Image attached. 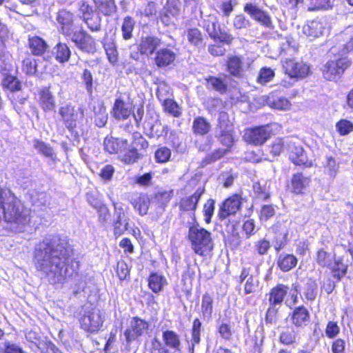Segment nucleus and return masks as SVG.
<instances>
[{"label": "nucleus", "instance_id": "nucleus-1", "mask_svg": "<svg viewBox=\"0 0 353 353\" xmlns=\"http://www.w3.org/2000/svg\"><path fill=\"white\" fill-rule=\"evenodd\" d=\"M72 254L68 242L59 235H54L39 243L33 261L38 271L51 276L54 284H62L78 276L80 264Z\"/></svg>", "mask_w": 353, "mask_h": 353}, {"label": "nucleus", "instance_id": "nucleus-16", "mask_svg": "<svg viewBox=\"0 0 353 353\" xmlns=\"http://www.w3.org/2000/svg\"><path fill=\"white\" fill-rule=\"evenodd\" d=\"M311 182L310 176H305L302 172H296L292 174L286 188L292 194L302 196L305 194Z\"/></svg>", "mask_w": 353, "mask_h": 353}, {"label": "nucleus", "instance_id": "nucleus-61", "mask_svg": "<svg viewBox=\"0 0 353 353\" xmlns=\"http://www.w3.org/2000/svg\"><path fill=\"white\" fill-rule=\"evenodd\" d=\"M336 128L341 136H345L353 131V123L347 119H341L336 123Z\"/></svg>", "mask_w": 353, "mask_h": 353}, {"label": "nucleus", "instance_id": "nucleus-44", "mask_svg": "<svg viewBox=\"0 0 353 353\" xmlns=\"http://www.w3.org/2000/svg\"><path fill=\"white\" fill-rule=\"evenodd\" d=\"M171 157L172 150L165 145H159L154 153V161L159 164H164L169 162Z\"/></svg>", "mask_w": 353, "mask_h": 353}, {"label": "nucleus", "instance_id": "nucleus-32", "mask_svg": "<svg viewBox=\"0 0 353 353\" xmlns=\"http://www.w3.org/2000/svg\"><path fill=\"white\" fill-rule=\"evenodd\" d=\"M168 282L165 277L156 272H152L148 278V286L152 292L159 294L163 291Z\"/></svg>", "mask_w": 353, "mask_h": 353}, {"label": "nucleus", "instance_id": "nucleus-23", "mask_svg": "<svg viewBox=\"0 0 353 353\" xmlns=\"http://www.w3.org/2000/svg\"><path fill=\"white\" fill-rule=\"evenodd\" d=\"M176 58V53L169 48H163L156 51L154 63L159 68H165L174 64Z\"/></svg>", "mask_w": 353, "mask_h": 353}, {"label": "nucleus", "instance_id": "nucleus-31", "mask_svg": "<svg viewBox=\"0 0 353 353\" xmlns=\"http://www.w3.org/2000/svg\"><path fill=\"white\" fill-rule=\"evenodd\" d=\"M92 111V119H94L95 125L99 128L104 127L108 119V114L104 102L102 101L95 102L93 105Z\"/></svg>", "mask_w": 353, "mask_h": 353}, {"label": "nucleus", "instance_id": "nucleus-49", "mask_svg": "<svg viewBox=\"0 0 353 353\" xmlns=\"http://www.w3.org/2000/svg\"><path fill=\"white\" fill-rule=\"evenodd\" d=\"M216 127L219 130L234 129V119L225 111H220L218 114Z\"/></svg>", "mask_w": 353, "mask_h": 353}, {"label": "nucleus", "instance_id": "nucleus-50", "mask_svg": "<svg viewBox=\"0 0 353 353\" xmlns=\"http://www.w3.org/2000/svg\"><path fill=\"white\" fill-rule=\"evenodd\" d=\"M103 48L109 62L115 65L119 61V53L115 43L113 41L103 43Z\"/></svg>", "mask_w": 353, "mask_h": 353}, {"label": "nucleus", "instance_id": "nucleus-13", "mask_svg": "<svg viewBox=\"0 0 353 353\" xmlns=\"http://www.w3.org/2000/svg\"><path fill=\"white\" fill-rule=\"evenodd\" d=\"M75 17L74 14L65 8L58 10L56 14L57 28L60 34L65 38L74 34Z\"/></svg>", "mask_w": 353, "mask_h": 353}, {"label": "nucleus", "instance_id": "nucleus-19", "mask_svg": "<svg viewBox=\"0 0 353 353\" xmlns=\"http://www.w3.org/2000/svg\"><path fill=\"white\" fill-rule=\"evenodd\" d=\"M288 317L291 324L297 329L305 327L311 321L310 311L303 305L294 307Z\"/></svg>", "mask_w": 353, "mask_h": 353}, {"label": "nucleus", "instance_id": "nucleus-51", "mask_svg": "<svg viewBox=\"0 0 353 353\" xmlns=\"http://www.w3.org/2000/svg\"><path fill=\"white\" fill-rule=\"evenodd\" d=\"M135 22L132 17L126 16L123 19L121 26L122 37L124 40H129L132 37V32L134 30Z\"/></svg>", "mask_w": 353, "mask_h": 353}, {"label": "nucleus", "instance_id": "nucleus-30", "mask_svg": "<svg viewBox=\"0 0 353 353\" xmlns=\"http://www.w3.org/2000/svg\"><path fill=\"white\" fill-rule=\"evenodd\" d=\"M192 130L195 136L205 137L211 132L212 124L205 117L197 116L193 119Z\"/></svg>", "mask_w": 353, "mask_h": 353}, {"label": "nucleus", "instance_id": "nucleus-3", "mask_svg": "<svg viewBox=\"0 0 353 353\" xmlns=\"http://www.w3.org/2000/svg\"><path fill=\"white\" fill-rule=\"evenodd\" d=\"M187 239L196 255L203 258L212 255L214 248L212 234L198 223L188 227Z\"/></svg>", "mask_w": 353, "mask_h": 353}, {"label": "nucleus", "instance_id": "nucleus-36", "mask_svg": "<svg viewBox=\"0 0 353 353\" xmlns=\"http://www.w3.org/2000/svg\"><path fill=\"white\" fill-rule=\"evenodd\" d=\"M332 277L339 282L346 275L348 271V264L344 261L343 256L334 259V265L330 268Z\"/></svg>", "mask_w": 353, "mask_h": 353}, {"label": "nucleus", "instance_id": "nucleus-7", "mask_svg": "<svg viewBox=\"0 0 353 353\" xmlns=\"http://www.w3.org/2000/svg\"><path fill=\"white\" fill-rule=\"evenodd\" d=\"M351 64V61L347 57L328 60L321 68L323 77L329 81H336Z\"/></svg>", "mask_w": 353, "mask_h": 353}, {"label": "nucleus", "instance_id": "nucleus-28", "mask_svg": "<svg viewBox=\"0 0 353 353\" xmlns=\"http://www.w3.org/2000/svg\"><path fill=\"white\" fill-rule=\"evenodd\" d=\"M289 287L278 283L272 288L268 292V303L281 306L288 294Z\"/></svg>", "mask_w": 353, "mask_h": 353}, {"label": "nucleus", "instance_id": "nucleus-48", "mask_svg": "<svg viewBox=\"0 0 353 353\" xmlns=\"http://www.w3.org/2000/svg\"><path fill=\"white\" fill-rule=\"evenodd\" d=\"M169 128L167 125H162L159 119L154 121L150 127V136L151 137L159 138L161 137H167L168 134Z\"/></svg>", "mask_w": 353, "mask_h": 353}, {"label": "nucleus", "instance_id": "nucleus-39", "mask_svg": "<svg viewBox=\"0 0 353 353\" xmlns=\"http://www.w3.org/2000/svg\"><path fill=\"white\" fill-rule=\"evenodd\" d=\"M29 48L33 55L41 56L47 50V43L39 36L30 37L28 38Z\"/></svg>", "mask_w": 353, "mask_h": 353}, {"label": "nucleus", "instance_id": "nucleus-63", "mask_svg": "<svg viewBox=\"0 0 353 353\" xmlns=\"http://www.w3.org/2000/svg\"><path fill=\"white\" fill-rule=\"evenodd\" d=\"M274 72L270 68L263 67L261 68L256 81L260 84H265L272 81L274 77Z\"/></svg>", "mask_w": 353, "mask_h": 353}, {"label": "nucleus", "instance_id": "nucleus-54", "mask_svg": "<svg viewBox=\"0 0 353 353\" xmlns=\"http://www.w3.org/2000/svg\"><path fill=\"white\" fill-rule=\"evenodd\" d=\"M228 152H229L228 149L216 148L203 159L202 163L203 165H208L216 162L223 158Z\"/></svg>", "mask_w": 353, "mask_h": 353}, {"label": "nucleus", "instance_id": "nucleus-58", "mask_svg": "<svg viewBox=\"0 0 353 353\" xmlns=\"http://www.w3.org/2000/svg\"><path fill=\"white\" fill-rule=\"evenodd\" d=\"M274 205L272 204H265L261 207L259 212V219L261 222H265L272 219L275 214Z\"/></svg>", "mask_w": 353, "mask_h": 353}, {"label": "nucleus", "instance_id": "nucleus-38", "mask_svg": "<svg viewBox=\"0 0 353 353\" xmlns=\"http://www.w3.org/2000/svg\"><path fill=\"white\" fill-rule=\"evenodd\" d=\"M298 263V259L292 254H281L278 256V268L284 272L294 269Z\"/></svg>", "mask_w": 353, "mask_h": 353}, {"label": "nucleus", "instance_id": "nucleus-17", "mask_svg": "<svg viewBox=\"0 0 353 353\" xmlns=\"http://www.w3.org/2000/svg\"><path fill=\"white\" fill-rule=\"evenodd\" d=\"M243 11L254 21L268 29H272L274 25L269 14L252 3H246L243 6Z\"/></svg>", "mask_w": 353, "mask_h": 353}, {"label": "nucleus", "instance_id": "nucleus-11", "mask_svg": "<svg viewBox=\"0 0 353 353\" xmlns=\"http://www.w3.org/2000/svg\"><path fill=\"white\" fill-rule=\"evenodd\" d=\"M103 323L104 318L101 311L94 308L86 312L79 319L81 328L91 334L98 332Z\"/></svg>", "mask_w": 353, "mask_h": 353}, {"label": "nucleus", "instance_id": "nucleus-12", "mask_svg": "<svg viewBox=\"0 0 353 353\" xmlns=\"http://www.w3.org/2000/svg\"><path fill=\"white\" fill-rule=\"evenodd\" d=\"M71 40L75 46L81 52L94 54L97 50V43L95 39L85 30L81 29L74 32Z\"/></svg>", "mask_w": 353, "mask_h": 353}, {"label": "nucleus", "instance_id": "nucleus-6", "mask_svg": "<svg viewBox=\"0 0 353 353\" xmlns=\"http://www.w3.org/2000/svg\"><path fill=\"white\" fill-rule=\"evenodd\" d=\"M244 198L241 193H233L226 197L219 205L217 216L219 221H223L234 216L241 209Z\"/></svg>", "mask_w": 353, "mask_h": 353}, {"label": "nucleus", "instance_id": "nucleus-35", "mask_svg": "<svg viewBox=\"0 0 353 353\" xmlns=\"http://www.w3.org/2000/svg\"><path fill=\"white\" fill-rule=\"evenodd\" d=\"M162 339L166 348L180 351L181 343L179 336L173 330H165L162 332Z\"/></svg>", "mask_w": 353, "mask_h": 353}, {"label": "nucleus", "instance_id": "nucleus-40", "mask_svg": "<svg viewBox=\"0 0 353 353\" xmlns=\"http://www.w3.org/2000/svg\"><path fill=\"white\" fill-rule=\"evenodd\" d=\"M131 203L140 216H144L148 214L150 207V199L147 194L139 193Z\"/></svg>", "mask_w": 353, "mask_h": 353}, {"label": "nucleus", "instance_id": "nucleus-59", "mask_svg": "<svg viewBox=\"0 0 353 353\" xmlns=\"http://www.w3.org/2000/svg\"><path fill=\"white\" fill-rule=\"evenodd\" d=\"M82 21L92 32H97L101 28V19L99 16L96 14L94 12H93L92 15L84 17Z\"/></svg>", "mask_w": 353, "mask_h": 353}, {"label": "nucleus", "instance_id": "nucleus-52", "mask_svg": "<svg viewBox=\"0 0 353 353\" xmlns=\"http://www.w3.org/2000/svg\"><path fill=\"white\" fill-rule=\"evenodd\" d=\"M34 146L43 156L51 159L55 158L56 155L54 152L53 148L42 140L35 139L34 141Z\"/></svg>", "mask_w": 353, "mask_h": 353}, {"label": "nucleus", "instance_id": "nucleus-33", "mask_svg": "<svg viewBox=\"0 0 353 353\" xmlns=\"http://www.w3.org/2000/svg\"><path fill=\"white\" fill-rule=\"evenodd\" d=\"M52 56L61 63H67L71 57V50L65 43L59 42L53 48Z\"/></svg>", "mask_w": 353, "mask_h": 353}, {"label": "nucleus", "instance_id": "nucleus-55", "mask_svg": "<svg viewBox=\"0 0 353 353\" xmlns=\"http://www.w3.org/2000/svg\"><path fill=\"white\" fill-rule=\"evenodd\" d=\"M281 306L268 303L266 310L264 320L265 324L272 325L276 323L278 320L279 311Z\"/></svg>", "mask_w": 353, "mask_h": 353}, {"label": "nucleus", "instance_id": "nucleus-29", "mask_svg": "<svg viewBox=\"0 0 353 353\" xmlns=\"http://www.w3.org/2000/svg\"><path fill=\"white\" fill-rule=\"evenodd\" d=\"M174 196V191L172 188L159 190L153 194V200L157 208L165 210Z\"/></svg>", "mask_w": 353, "mask_h": 353}, {"label": "nucleus", "instance_id": "nucleus-9", "mask_svg": "<svg viewBox=\"0 0 353 353\" xmlns=\"http://www.w3.org/2000/svg\"><path fill=\"white\" fill-rule=\"evenodd\" d=\"M203 28L210 37L215 41L230 46L234 40V37L230 32L221 30L216 17L208 15L204 21Z\"/></svg>", "mask_w": 353, "mask_h": 353}, {"label": "nucleus", "instance_id": "nucleus-10", "mask_svg": "<svg viewBox=\"0 0 353 353\" xmlns=\"http://www.w3.org/2000/svg\"><path fill=\"white\" fill-rule=\"evenodd\" d=\"M149 327L150 324L146 320L138 316L132 317L129 325L123 332L126 343L130 344L139 339L148 332Z\"/></svg>", "mask_w": 353, "mask_h": 353}, {"label": "nucleus", "instance_id": "nucleus-24", "mask_svg": "<svg viewBox=\"0 0 353 353\" xmlns=\"http://www.w3.org/2000/svg\"><path fill=\"white\" fill-rule=\"evenodd\" d=\"M161 44V39L156 36L147 35L141 39L138 50L142 55L151 56L157 51Z\"/></svg>", "mask_w": 353, "mask_h": 353}, {"label": "nucleus", "instance_id": "nucleus-20", "mask_svg": "<svg viewBox=\"0 0 353 353\" xmlns=\"http://www.w3.org/2000/svg\"><path fill=\"white\" fill-rule=\"evenodd\" d=\"M37 101L45 113L54 112L57 107L55 97L50 88L43 87L38 90Z\"/></svg>", "mask_w": 353, "mask_h": 353}, {"label": "nucleus", "instance_id": "nucleus-60", "mask_svg": "<svg viewBox=\"0 0 353 353\" xmlns=\"http://www.w3.org/2000/svg\"><path fill=\"white\" fill-rule=\"evenodd\" d=\"M299 50V46L292 39H287L286 43H283L281 48L280 54L283 56H292Z\"/></svg>", "mask_w": 353, "mask_h": 353}, {"label": "nucleus", "instance_id": "nucleus-15", "mask_svg": "<svg viewBox=\"0 0 353 353\" xmlns=\"http://www.w3.org/2000/svg\"><path fill=\"white\" fill-rule=\"evenodd\" d=\"M283 67L285 74L296 81L307 77L310 73V65L302 61L286 59L283 62Z\"/></svg>", "mask_w": 353, "mask_h": 353}, {"label": "nucleus", "instance_id": "nucleus-21", "mask_svg": "<svg viewBox=\"0 0 353 353\" xmlns=\"http://www.w3.org/2000/svg\"><path fill=\"white\" fill-rule=\"evenodd\" d=\"M225 70L230 77L241 79L244 76L243 58L237 55H230L225 62Z\"/></svg>", "mask_w": 353, "mask_h": 353}, {"label": "nucleus", "instance_id": "nucleus-22", "mask_svg": "<svg viewBox=\"0 0 353 353\" xmlns=\"http://www.w3.org/2000/svg\"><path fill=\"white\" fill-rule=\"evenodd\" d=\"M133 112V107L121 98L114 100L111 109V114L117 120L125 121L130 118Z\"/></svg>", "mask_w": 353, "mask_h": 353}, {"label": "nucleus", "instance_id": "nucleus-18", "mask_svg": "<svg viewBox=\"0 0 353 353\" xmlns=\"http://www.w3.org/2000/svg\"><path fill=\"white\" fill-rule=\"evenodd\" d=\"M288 148L289 160L294 165L302 168L313 167L312 161L308 159L306 152L301 145L290 143Z\"/></svg>", "mask_w": 353, "mask_h": 353}, {"label": "nucleus", "instance_id": "nucleus-57", "mask_svg": "<svg viewBox=\"0 0 353 353\" xmlns=\"http://www.w3.org/2000/svg\"><path fill=\"white\" fill-rule=\"evenodd\" d=\"M253 192L256 197L261 201H266L271 197V194L265 185H262L259 182H255L252 185Z\"/></svg>", "mask_w": 353, "mask_h": 353}, {"label": "nucleus", "instance_id": "nucleus-34", "mask_svg": "<svg viewBox=\"0 0 353 353\" xmlns=\"http://www.w3.org/2000/svg\"><path fill=\"white\" fill-rule=\"evenodd\" d=\"M188 43L190 46L199 48L204 44V35L201 30L196 27H190L187 28L184 32Z\"/></svg>", "mask_w": 353, "mask_h": 353}, {"label": "nucleus", "instance_id": "nucleus-2", "mask_svg": "<svg viewBox=\"0 0 353 353\" xmlns=\"http://www.w3.org/2000/svg\"><path fill=\"white\" fill-rule=\"evenodd\" d=\"M2 221L20 228L29 223L30 216L14 194L0 185V223Z\"/></svg>", "mask_w": 353, "mask_h": 353}, {"label": "nucleus", "instance_id": "nucleus-64", "mask_svg": "<svg viewBox=\"0 0 353 353\" xmlns=\"http://www.w3.org/2000/svg\"><path fill=\"white\" fill-rule=\"evenodd\" d=\"M339 163L336 161L334 157H328L327 158L326 163L324 165L325 174L329 175L331 178H334L338 172Z\"/></svg>", "mask_w": 353, "mask_h": 353}, {"label": "nucleus", "instance_id": "nucleus-8", "mask_svg": "<svg viewBox=\"0 0 353 353\" xmlns=\"http://www.w3.org/2000/svg\"><path fill=\"white\" fill-rule=\"evenodd\" d=\"M270 124L250 127L245 129L243 139L247 143L261 146L272 136Z\"/></svg>", "mask_w": 353, "mask_h": 353}, {"label": "nucleus", "instance_id": "nucleus-4", "mask_svg": "<svg viewBox=\"0 0 353 353\" xmlns=\"http://www.w3.org/2000/svg\"><path fill=\"white\" fill-rule=\"evenodd\" d=\"M58 115L59 120L68 131L75 138L79 137V124L84 117L83 110H76L75 106L70 103L59 108Z\"/></svg>", "mask_w": 353, "mask_h": 353}, {"label": "nucleus", "instance_id": "nucleus-14", "mask_svg": "<svg viewBox=\"0 0 353 353\" xmlns=\"http://www.w3.org/2000/svg\"><path fill=\"white\" fill-rule=\"evenodd\" d=\"M204 192L205 187L201 186L191 195L181 198L178 203L180 214L190 213L193 220L195 221V212Z\"/></svg>", "mask_w": 353, "mask_h": 353}, {"label": "nucleus", "instance_id": "nucleus-37", "mask_svg": "<svg viewBox=\"0 0 353 353\" xmlns=\"http://www.w3.org/2000/svg\"><path fill=\"white\" fill-rule=\"evenodd\" d=\"M214 298L212 294L205 292L202 295L200 313L203 319L210 320L212 316Z\"/></svg>", "mask_w": 353, "mask_h": 353}, {"label": "nucleus", "instance_id": "nucleus-53", "mask_svg": "<svg viewBox=\"0 0 353 353\" xmlns=\"http://www.w3.org/2000/svg\"><path fill=\"white\" fill-rule=\"evenodd\" d=\"M201 322L198 318H195L192 322L191 328V345L194 349V346L198 345L201 341Z\"/></svg>", "mask_w": 353, "mask_h": 353}, {"label": "nucleus", "instance_id": "nucleus-45", "mask_svg": "<svg viewBox=\"0 0 353 353\" xmlns=\"http://www.w3.org/2000/svg\"><path fill=\"white\" fill-rule=\"evenodd\" d=\"M268 103L270 108L279 110H288L292 105L290 100L283 97H270L268 99Z\"/></svg>", "mask_w": 353, "mask_h": 353}, {"label": "nucleus", "instance_id": "nucleus-25", "mask_svg": "<svg viewBox=\"0 0 353 353\" xmlns=\"http://www.w3.org/2000/svg\"><path fill=\"white\" fill-rule=\"evenodd\" d=\"M103 146L105 151L109 154H121V156L128 146V141L125 139L106 137L103 140Z\"/></svg>", "mask_w": 353, "mask_h": 353}, {"label": "nucleus", "instance_id": "nucleus-26", "mask_svg": "<svg viewBox=\"0 0 353 353\" xmlns=\"http://www.w3.org/2000/svg\"><path fill=\"white\" fill-rule=\"evenodd\" d=\"M227 77V74L223 77L210 75L205 79L206 87L220 94H225L230 90L225 80Z\"/></svg>", "mask_w": 353, "mask_h": 353}, {"label": "nucleus", "instance_id": "nucleus-56", "mask_svg": "<svg viewBox=\"0 0 353 353\" xmlns=\"http://www.w3.org/2000/svg\"><path fill=\"white\" fill-rule=\"evenodd\" d=\"M215 209V200L210 198L206 200L203 205V214L204 216V221L206 224H210L212 222V218L214 215Z\"/></svg>", "mask_w": 353, "mask_h": 353}, {"label": "nucleus", "instance_id": "nucleus-42", "mask_svg": "<svg viewBox=\"0 0 353 353\" xmlns=\"http://www.w3.org/2000/svg\"><path fill=\"white\" fill-rule=\"evenodd\" d=\"M286 146L284 138L277 137L268 145V151L272 157L276 158L285 151Z\"/></svg>", "mask_w": 353, "mask_h": 353}, {"label": "nucleus", "instance_id": "nucleus-46", "mask_svg": "<svg viewBox=\"0 0 353 353\" xmlns=\"http://www.w3.org/2000/svg\"><path fill=\"white\" fill-rule=\"evenodd\" d=\"M161 105L164 112L174 117H179L182 114L181 108L173 99L167 98L164 99Z\"/></svg>", "mask_w": 353, "mask_h": 353}, {"label": "nucleus", "instance_id": "nucleus-27", "mask_svg": "<svg viewBox=\"0 0 353 353\" xmlns=\"http://www.w3.org/2000/svg\"><path fill=\"white\" fill-rule=\"evenodd\" d=\"M179 3L172 1H168L163 9L160 12L159 19L165 26L172 23V18L179 15L180 9Z\"/></svg>", "mask_w": 353, "mask_h": 353}, {"label": "nucleus", "instance_id": "nucleus-62", "mask_svg": "<svg viewBox=\"0 0 353 353\" xmlns=\"http://www.w3.org/2000/svg\"><path fill=\"white\" fill-rule=\"evenodd\" d=\"M279 341L283 345H293L296 343V335L293 330L283 331L279 334Z\"/></svg>", "mask_w": 353, "mask_h": 353}, {"label": "nucleus", "instance_id": "nucleus-5", "mask_svg": "<svg viewBox=\"0 0 353 353\" xmlns=\"http://www.w3.org/2000/svg\"><path fill=\"white\" fill-rule=\"evenodd\" d=\"M149 147L148 140L139 132L132 134L130 145H128L125 152L119 157L120 160L127 165L134 164L144 157Z\"/></svg>", "mask_w": 353, "mask_h": 353}, {"label": "nucleus", "instance_id": "nucleus-47", "mask_svg": "<svg viewBox=\"0 0 353 353\" xmlns=\"http://www.w3.org/2000/svg\"><path fill=\"white\" fill-rule=\"evenodd\" d=\"M4 90H8L11 92H18L21 90V82L17 77L10 74H6L1 83Z\"/></svg>", "mask_w": 353, "mask_h": 353}, {"label": "nucleus", "instance_id": "nucleus-43", "mask_svg": "<svg viewBox=\"0 0 353 353\" xmlns=\"http://www.w3.org/2000/svg\"><path fill=\"white\" fill-rule=\"evenodd\" d=\"M218 139L225 147V149H228V151L230 152L235 143L234 129L220 130Z\"/></svg>", "mask_w": 353, "mask_h": 353}, {"label": "nucleus", "instance_id": "nucleus-41", "mask_svg": "<svg viewBox=\"0 0 353 353\" xmlns=\"http://www.w3.org/2000/svg\"><path fill=\"white\" fill-rule=\"evenodd\" d=\"M324 26L323 23L316 19H313L307 23L303 27V33L307 37H319L323 34Z\"/></svg>", "mask_w": 353, "mask_h": 353}]
</instances>
